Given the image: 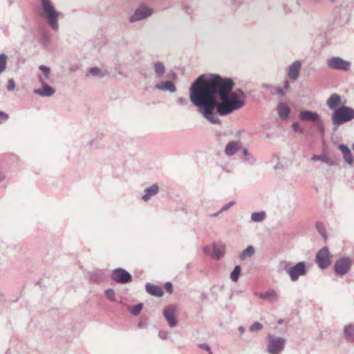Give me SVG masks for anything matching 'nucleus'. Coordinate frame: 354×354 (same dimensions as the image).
<instances>
[{"mask_svg": "<svg viewBox=\"0 0 354 354\" xmlns=\"http://www.w3.org/2000/svg\"><path fill=\"white\" fill-rule=\"evenodd\" d=\"M3 297H4L3 294L0 293V297H1V298H3Z\"/></svg>", "mask_w": 354, "mask_h": 354, "instance_id": "obj_59", "label": "nucleus"}, {"mask_svg": "<svg viewBox=\"0 0 354 354\" xmlns=\"http://www.w3.org/2000/svg\"><path fill=\"white\" fill-rule=\"evenodd\" d=\"M292 128L295 132L299 133L300 134L304 133V129L301 127L299 123L297 122L292 123Z\"/></svg>", "mask_w": 354, "mask_h": 354, "instance_id": "obj_39", "label": "nucleus"}, {"mask_svg": "<svg viewBox=\"0 0 354 354\" xmlns=\"http://www.w3.org/2000/svg\"><path fill=\"white\" fill-rule=\"evenodd\" d=\"M197 77L189 88V98L199 112L212 124H221L215 110L227 115L245 105V94L241 88L233 92L234 82L231 77L209 74Z\"/></svg>", "mask_w": 354, "mask_h": 354, "instance_id": "obj_1", "label": "nucleus"}, {"mask_svg": "<svg viewBox=\"0 0 354 354\" xmlns=\"http://www.w3.org/2000/svg\"><path fill=\"white\" fill-rule=\"evenodd\" d=\"M327 64L332 69L348 71L351 66V62L339 57H333L327 60Z\"/></svg>", "mask_w": 354, "mask_h": 354, "instance_id": "obj_11", "label": "nucleus"}, {"mask_svg": "<svg viewBox=\"0 0 354 354\" xmlns=\"http://www.w3.org/2000/svg\"><path fill=\"white\" fill-rule=\"evenodd\" d=\"M283 269L289 274L292 281H297L300 276H304L307 272L306 265L304 261L298 262L293 266H290L289 263H286Z\"/></svg>", "mask_w": 354, "mask_h": 354, "instance_id": "obj_5", "label": "nucleus"}, {"mask_svg": "<svg viewBox=\"0 0 354 354\" xmlns=\"http://www.w3.org/2000/svg\"><path fill=\"white\" fill-rule=\"evenodd\" d=\"M39 69L43 73L46 79L50 77V68L48 66L40 65L39 66Z\"/></svg>", "mask_w": 354, "mask_h": 354, "instance_id": "obj_37", "label": "nucleus"}, {"mask_svg": "<svg viewBox=\"0 0 354 354\" xmlns=\"http://www.w3.org/2000/svg\"><path fill=\"white\" fill-rule=\"evenodd\" d=\"M285 344L283 337L268 335L267 351L269 354H279L284 349Z\"/></svg>", "mask_w": 354, "mask_h": 354, "instance_id": "obj_6", "label": "nucleus"}, {"mask_svg": "<svg viewBox=\"0 0 354 354\" xmlns=\"http://www.w3.org/2000/svg\"><path fill=\"white\" fill-rule=\"evenodd\" d=\"M105 296L111 301H115V291L113 289L109 288L105 290Z\"/></svg>", "mask_w": 354, "mask_h": 354, "instance_id": "obj_36", "label": "nucleus"}, {"mask_svg": "<svg viewBox=\"0 0 354 354\" xmlns=\"http://www.w3.org/2000/svg\"><path fill=\"white\" fill-rule=\"evenodd\" d=\"M88 71L91 75L93 76H97L100 77H104V74L102 73L101 70L97 67L90 68Z\"/></svg>", "mask_w": 354, "mask_h": 354, "instance_id": "obj_35", "label": "nucleus"}, {"mask_svg": "<svg viewBox=\"0 0 354 354\" xmlns=\"http://www.w3.org/2000/svg\"><path fill=\"white\" fill-rule=\"evenodd\" d=\"M159 187L155 184L151 187L146 188L144 191V194L142 196V199L144 201H148L152 196L156 195L158 193Z\"/></svg>", "mask_w": 354, "mask_h": 354, "instance_id": "obj_20", "label": "nucleus"}, {"mask_svg": "<svg viewBox=\"0 0 354 354\" xmlns=\"http://www.w3.org/2000/svg\"><path fill=\"white\" fill-rule=\"evenodd\" d=\"M332 255L327 247L319 250L316 255V263L322 269L327 268L331 263Z\"/></svg>", "mask_w": 354, "mask_h": 354, "instance_id": "obj_9", "label": "nucleus"}, {"mask_svg": "<svg viewBox=\"0 0 354 354\" xmlns=\"http://www.w3.org/2000/svg\"><path fill=\"white\" fill-rule=\"evenodd\" d=\"M8 119V115L3 111H0V124L6 122Z\"/></svg>", "mask_w": 354, "mask_h": 354, "instance_id": "obj_45", "label": "nucleus"}, {"mask_svg": "<svg viewBox=\"0 0 354 354\" xmlns=\"http://www.w3.org/2000/svg\"><path fill=\"white\" fill-rule=\"evenodd\" d=\"M354 119V109L342 105L336 109L331 115V121L334 125V130H337L339 125L348 122Z\"/></svg>", "mask_w": 354, "mask_h": 354, "instance_id": "obj_2", "label": "nucleus"}, {"mask_svg": "<svg viewBox=\"0 0 354 354\" xmlns=\"http://www.w3.org/2000/svg\"><path fill=\"white\" fill-rule=\"evenodd\" d=\"M203 250L205 254H208L211 256L212 252V248L210 246L206 245L203 247Z\"/></svg>", "mask_w": 354, "mask_h": 354, "instance_id": "obj_48", "label": "nucleus"}, {"mask_svg": "<svg viewBox=\"0 0 354 354\" xmlns=\"http://www.w3.org/2000/svg\"><path fill=\"white\" fill-rule=\"evenodd\" d=\"M283 87L285 89L288 90L290 88V82L288 80L283 82Z\"/></svg>", "mask_w": 354, "mask_h": 354, "instance_id": "obj_50", "label": "nucleus"}, {"mask_svg": "<svg viewBox=\"0 0 354 354\" xmlns=\"http://www.w3.org/2000/svg\"><path fill=\"white\" fill-rule=\"evenodd\" d=\"M343 335L346 341L354 342V324H349L344 326Z\"/></svg>", "mask_w": 354, "mask_h": 354, "instance_id": "obj_22", "label": "nucleus"}, {"mask_svg": "<svg viewBox=\"0 0 354 354\" xmlns=\"http://www.w3.org/2000/svg\"><path fill=\"white\" fill-rule=\"evenodd\" d=\"M235 203H236V202L234 201H232L229 202L228 203L225 204L221 207V209L219 210V212H225V211L227 210L232 206H233Z\"/></svg>", "mask_w": 354, "mask_h": 354, "instance_id": "obj_41", "label": "nucleus"}, {"mask_svg": "<svg viewBox=\"0 0 354 354\" xmlns=\"http://www.w3.org/2000/svg\"><path fill=\"white\" fill-rule=\"evenodd\" d=\"M155 88L162 91H169L174 93L176 91V86L171 81H165L158 83L155 85Z\"/></svg>", "mask_w": 354, "mask_h": 354, "instance_id": "obj_17", "label": "nucleus"}, {"mask_svg": "<svg viewBox=\"0 0 354 354\" xmlns=\"http://www.w3.org/2000/svg\"><path fill=\"white\" fill-rule=\"evenodd\" d=\"M312 160L317 161L319 160L321 162L326 163L328 166H334L335 165V162L330 160V158L326 155H313L311 158Z\"/></svg>", "mask_w": 354, "mask_h": 354, "instance_id": "obj_27", "label": "nucleus"}, {"mask_svg": "<svg viewBox=\"0 0 354 354\" xmlns=\"http://www.w3.org/2000/svg\"><path fill=\"white\" fill-rule=\"evenodd\" d=\"M238 329H239V331L241 333H243L245 331V328H244V327H243V326H239Z\"/></svg>", "mask_w": 354, "mask_h": 354, "instance_id": "obj_54", "label": "nucleus"}, {"mask_svg": "<svg viewBox=\"0 0 354 354\" xmlns=\"http://www.w3.org/2000/svg\"><path fill=\"white\" fill-rule=\"evenodd\" d=\"M5 179V176L0 174V183Z\"/></svg>", "mask_w": 354, "mask_h": 354, "instance_id": "obj_55", "label": "nucleus"}, {"mask_svg": "<svg viewBox=\"0 0 354 354\" xmlns=\"http://www.w3.org/2000/svg\"><path fill=\"white\" fill-rule=\"evenodd\" d=\"M352 261L349 257L337 259L334 264L335 272L340 276L345 275L351 270Z\"/></svg>", "mask_w": 354, "mask_h": 354, "instance_id": "obj_10", "label": "nucleus"}, {"mask_svg": "<svg viewBox=\"0 0 354 354\" xmlns=\"http://www.w3.org/2000/svg\"><path fill=\"white\" fill-rule=\"evenodd\" d=\"M176 310V308L174 306H169L163 310V316L170 328L176 327L178 324V320L175 315Z\"/></svg>", "mask_w": 354, "mask_h": 354, "instance_id": "obj_13", "label": "nucleus"}, {"mask_svg": "<svg viewBox=\"0 0 354 354\" xmlns=\"http://www.w3.org/2000/svg\"><path fill=\"white\" fill-rule=\"evenodd\" d=\"M339 149L342 151L343 155V158L344 161L349 165H352L353 164V157L351 154V149L349 147L344 145L341 144L339 145Z\"/></svg>", "mask_w": 354, "mask_h": 354, "instance_id": "obj_18", "label": "nucleus"}, {"mask_svg": "<svg viewBox=\"0 0 354 354\" xmlns=\"http://www.w3.org/2000/svg\"><path fill=\"white\" fill-rule=\"evenodd\" d=\"M198 346L200 348L203 349V350L207 351V353L209 354H213V353L212 352L210 346L207 344H206V343H201V344H198Z\"/></svg>", "mask_w": 354, "mask_h": 354, "instance_id": "obj_40", "label": "nucleus"}, {"mask_svg": "<svg viewBox=\"0 0 354 354\" xmlns=\"http://www.w3.org/2000/svg\"><path fill=\"white\" fill-rule=\"evenodd\" d=\"M183 9L186 11L188 14H190L191 12L189 11L190 8L187 6H183Z\"/></svg>", "mask_w": 354, "mask_h": 354, "instance_id": "obj_52", "label": "nucleus"}, {"mask_svg": "<svg viewBox=\"0 0 354 354\" xmlns=\"http://www.w3.org/2000/svg\"><path fill=\"white\" fill-rule=\"evenodd\" d=\"M186 267H187V268H191V263H187Z\"/></svg>", "mask_w": 354, "mask_h": 354, "instance_id": "obj_57", "label": "nucleus"}, {"mask_svg": "<svg viewBox=\"0 0 354 354\" xmlns=\"http://www.w3.org/2000/svg\"><path fill=\"white\" fill-rule=\"evenodd\" d=\"M258 295L261 299L269 301L270 302H275L278 300L277 295L274 290H270L266 292L259 293Z\"/></svg>", "mask_w": 354, "mask_h": 354, "instance_id": "obj_24", "label": "nucleus"}, {"mask_svg": "<svg viewBox=\"0 0 354 354\" xmlns=\"http://www.w3.org/2000/svg\"><path fill=\"white\" fill-rule=\"evenodd\" d=\"M225 134H223L221 132H216V137L218 141L221 140L222 136H224Z\"/></svg>", "mask_w": 354, "mask_h": 354, "instance_id": "obj_51", "label": "nucleus"}, {"mask_svg": "<svg viewBox=\"0 0 354 354\" xmlns=\"http://www.w3.org/2000/svg\"><path fill=\"white\" fill-rule=\"evenodd\" d=\"M255 250L252 245H248L240 254L239 258L241 260H245L247 258H250L254 254Z\"/></svg>", "mask_w": 354, "mask_h": 354, "instance_id": "obj_28", "label": "nucleus"}, {"mask_svg": "<svg viewBox=\"0 0 354 354\" xmlns=\"http://www.w3.org/2000/svg\"><path fill=\"white\" fill-rule=\"evenodd\" d=\"M299 118L301 121L314 122L319 134L324 136L325 132L324 124L317 112L303 110L299 113Z\"/></svg>", "mask_w": 354, "mask_h": 354, "instance_id": "obj_4", "label": "nucleus"}, {"mask_svg": "<svg viewBox=\"0 0 354 354\" xmlns=\"http://www.w3.org/2000/svg\"><path fill=\"white\" fill-rule=\"evenodd\" d=\"M262 88L266 89V90H268L270 91L271 93H273L272 90H274V86H272V85L270 84H263L262 85Z\"/></svg>", "mask_w": 354, "mask_h": 354, "instance_id": "obj_49", "label": "nucleus"}, {"mask_svg": "<svg viewBox=\"0 0 354 354\" xmlns=\"http://www.w3.org/2000/svg\"><path fill=\"white\" fill-rule=\"evenodd\" d=\"M331 3H335L337 0H328Z\"/></svg>", "mask_w": 354, "mask_h": 354, "instance_id": "obj_56", "label": "nucleus"}, {"mask_svg": "<svg viewBox=\"0 0 354 354\" xmlns=\"http://www.w3.org/2000/svg\"><path fill=\"white\" fill-rule=\"evenodd\" d=\"M153 68L158 79H162L166 72V68L162 62H156L153 64Z\"/></svg>", "mask_w": 354, "mask_h": 354, "instance_id": "obj_21", "label": "nucleus"}, {"mask_svg": "<svg viewBox=\"0 0 354 354\" xmlns=\"http://www.w3.org/2000/svg\"><path fill=\"white\" fill-rule=\"evenodd\" d=\"M212 253L211 257L214 259H219L223 256V251L218 248L215 243L212 245Z\"/></svg>", "mask_w": 354, "mask_h": 354, "instance_id": "obj_30", "label": "nucleus"}, {"mask_svg": "<svg viewBox=\"0 0 354 354\" xmlns=\"http://www.w3.org/2000/svg\"><path fill=\"white\" fill-rule=\"evenodd\" d=\"M158 336L162 339H167L168 338V333L166 331L160 330L159 331Z\"/></svg>", "mask_w": 354, "mask_h": 354, "instance_id": "obj_46", "label": "nucleus"}, {"mask_svg": "<svg viewBox=\"0 0 354 354\" xmlns=\"http://www.w3.org/2000/svg\"><path fill=\"white\" fill-rule=\"evenodd\" d=\"M242 144L238 141H231L225 147V153L227 156H234L237 151L242 149Z\"/></svg>", "mask_w": 354, "mask_h": 354, "instance_id": "obj_16", "label": "nucleus"}, {"mask_svg": "<svg viewBox=\"0 0 354 354\" xmlns=\"http://www.w3.org/2000/svg\"><path fill=\"white\" fill-rule=\"evenodd\" d=\"M110 278L113 281L120 284H126L132 281L131 274L122 268L113 270Z\"/></svg>", "mask_w": 354, "mask_h": 354, "instance_id": "obj_7", "label": "nucleus"}, {"mask_svg": "<svg viewBox=\"0 0 354 354\" xmlns=\"http://www.w3.org/2000/svg\"><path fill=\"white\" fill-rule=\"evenodd\" d=\"M8 55L5 53L0 54V73L6 68Z\"/></svg>", "mask_w": 354, "mask_h": 354, "instance_id": "obj_32", "label": "nucleus"}, {"mask_svg": "<svg viewBox=\"0 0 354 354\" xmlns=\"http://www.w3.org/2000/svg\"><path fill=\"white\" fill-rule=\"evenodd\" d=\"M274 91L276 93L279 94L281 96H284L285 95V93H284L283 88H281V87L275 86V87H274Z\"/></svg>", "mask_w": 354, "mask_h": 354, "instance_id": "obj_47", "label": "nucleus"}, {"mask_svg": "<svg viewBox=\"0 0 354 354\" xmlns=\"http://www.w3.org/2000/svg\"><path fill=\"white\" fill-rule=\"evenodd\" d=\"M165 288L168 293L171 294L173 292V285L171 282H166L165 284Z\"/></svg>", "mask_w": 354, "mask_h": 354, "instance_id": "obj_42", "label": "nucleus"}, {"mask_svg": "<svg viewBox=\"0 0 354 354\" xmlns=\"http://www.w3.org/2000/svg\"><path fill=\"white\" fill-rule=\"evenodd\" d=\"M340 96L337 93H333L328 98L326 104L331 110L335 111L336 109H337V106L340 104Z\"/></svg>", "mask_w": 354, "mask_h": 354, "instance_id": "obj_23", "label": "nucleus"}, {"mask_svg": "<svg viewBox=\"0 0 354 354\" xmlns=\"http://www.w3.org/2000/svg\"><path fill=\"white\" fill-rule=\"evenodd\" d=\"M142 308H143V304L139 303L137 305L130 307L129 311L133 315L137 316L138 315L140 314V313Z\"/></svg>", "mask_w": 354, "mask_h": 354, "instance_id": "obj_33", "label": "nucleus"}, {"mask_svg": "<svg viewBox=\"0 0 354 354\" xmlns=\"http://www.w3.org/2000/svg\"><path fill=\"white\" fill-rule=\"evenodd\" d=\"M278 323H279V324H281L283 323V319H280V320H279V321H278Z\"/></svg>", "mask_w": 354, "mask_h": 354, "instance_id": "obj_58", "label": "nucleus"}, {"mask_svg": "<svg viewBox=\"0 0 354 354\" xmlns=\"http://www.w3.org/2000/svg\"><path fill=\"white\" fill-rule=\"evenodd\" d=\"M15 82L13 79L8 80L7 88L8 91H13L15 89Z\"/></svg>", "mask_w": 354, "mask_h": 354, "instance_id": "obj_43", "label": "nucleus"}, {"mask_svg": "<svg viewBox=\"0 0 354 354\" xmlns=\"http://www.w3.org/2000/svg\"><path fill=\"white\" fill-rule=\"evenodd\" d=\"M146 291L151 295L160 297L163 295L162 289L156 285L151 284L150 283H147L145 285Z\"/></svg>", "mask_w": 354, "mask_h": 354, "instance_id": "obj_19", "label": "nucleus"}, {"mask_svg": "<svg viewBox=\"0 0 354 354\" xmlns=\"http://www.w3.org/2000/svg\"><path fill=\"white\" fill-rule=\"evenodd\" d=\"M221 212H219V211L215 212V213H212V214H210L209 216L210 217H216L217 216H218Z\"/></svg>", "mask_w": 354, "mask_h": 354, "instance_id": "obj_53", "label": "nucleus"}, {"mask_svg": "<svg viewBox=\"0 0 354 354\" xmlns=\"http://www.w3.org/2000/svg\"><path fill=\"white\" fill-rule=\"evenodd\" d=\"M153 12V10L147 6L141 5L136 9L133 14L129 17L130 23H135L149 17Z\"/></svg>", "mask_w": 354, "mask_h": 354, "instance_id": "obj_8", "label": "nucleus"}, {"mask_svg": "<svg viewBox=\"0 0 354 354\" xmlns=\"http://www.w3.org/2000/svg\"><path fill=\"white\" fill-rule=\"evenodd\" d=\"M262 328H263V325L261 323L256 322L250 326V331L256 332V331H259V330H261Z\"/></svg>", "mask_w": 354, "mask_h": 354, "instance_id": "obj_38", "label": "nucleus"}, {"mask_svg": "<svg viewBox=\"0 0 354 354\" xmlns=\"http://www.w3.org/2000/svg\"><path fill=\"white\" fill-rule=\"evenodd\" d=\"M266 217V214L264 211L253 212L251 215V221L253 222H261Z\"/></svg>", "mask_w": 354, "mask_h": 354, "instance_id": "obj_29", "label": "nucleus"}, {"mask_svg": "<svg viewBox=\"0 0 354 354\" xmlns=\"http://www.w3.org/2000/svg\"><path fill=\"white\" fill-rule=\"evenodd\" d=\"M241 151L243 156H244L241 159L243 162L249 165H253L256 162V158L249 153L248 150L245 147H243Z\"/></svg>", "mask_w": 354, "mask_h": 354, "instance_id": "obj_26", "label": "nucleus"}, {"mask_svg": "<svg viewBox=\"0 0 354 354\" xmlns=\"http://www.w3.org/2000/svg\"><path fill=\"white\" fill-rule=\"evenodd\" d=\"M39 82L41 84V88H37L33 91V93L41 97H50L55 93V89L49 86L44 80L41 75L37 76Z\"/></svg>", "mask_w": 354, "mask_h": 354, "instance_id": "obj_12", "label": "nucleus"}, {"mask_svg": "<svg viewBox=\"0 0 354 354\" xmlns=\"http://www.w3.org/2000/svg\"><path fill=\"white\" fill-rule=\"evenodd\" d=\"M315 227H316L317 230L322 235V236L324 239H326L327 236H326V232H325V228H324V224L322 223H321V222H317L316 225H315Z\"/></svg>", "mask_w": 354, "mask_h": 354, "instance_id": "obj_34", "label": "nucleus"}, {"mask_svg": "<svg viewBox=\"0 0 354 354\" xmlns=\"http://www.w3.org/2000/svg\"><path fill=\"white\" fill-rule=\"evenodd\" d=\"M41 6L47 19V23L51 28L55 31L58 30V17L60 13L55 9L50 0H40Z\"/></svg>", "mask_w": 354, "mask_h": 354, "instance_id": "obj_3", "label": "nucleus"}, {"mask_svg": "<svg viewBox=\"0 0 354 354\" xmlns=\"http://www.w3.org/2000/svg\"><path fill=\"white\" fill-rule=\"evenodd\" d=\"M301 67V62L300 60L295 61L288 68V76L292 80H297L299 75Z\"/></svg>", "mask_w": 354, "mask_h": 354, "instance_id": "obj_14", "label": "nucleus"}, {"mask_svg": "<svg viewBox=\"0 0 354 354\" xmlns=\"http://www.w3.org/2000/svg\"><path fill=\"white\" fill-rule=\"evenodd\" d=\"M241 268L240 265H236L230 274V279L232 281H237L241 274Z\"/></svg>", "mask_w": 354, "mask_h": 354, "instance_id": "obj_31", "label": "nucleus"}, {"mask_svg": "<svg viewBox=\"0 0 354 354\" xmlns=\"http://www.w3.org/2000/svg\"><path fill=\"white\" fill-rule=\"evenodd\" d=\"M107 276L102 270H94L89 272V279L95 283H100L106 280Z\"/></svg>", "mask_w": 354, "mask_h": 354, "instance_id": "obj_15", "label": "nucleus"}, {"mask_svg": "<svg viewBox=\"0 0 354 354\" xmlns=\"http://www.w3.org/2000/svg\"><path fill=\"white\" fill-rule=\"evenodd\" d=\"M177 103L180 106H185L188 104V101L186 98L180 97L178 98Z\"/></svg>", "mask_w": 354, "mask_h": 354, "instance_id": "obj_44", "label": "nucleus"}, {"mask_svg": "<svg viewBox=\"0 0 354 354\" xmlns=\"http://www.w3.org/2000/svg\"><path fill=\"white\" fill-rule=\"evenodd\" d=\"M277 112L280 118L286 119L290 112V108L284 103H279L277 106Z\"/></svg>", "mask_w": 354, "mask_h": 354, "instance_id": "obj_25", "label": "nucleus"}]
</instances>
